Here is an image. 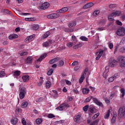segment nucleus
<instances>
[{
	"mask_svg": "<svg viewBox=\"0 0 125 125\" xmlns=\"http://www.w3.org/2000/svg\"><path fill=\"white\" fill-rule=\"evenodd\" d=\"M104 51L103 50H101L99 52V54L98 55L97 57L96 58V60H99L100 59V57L102 56V55L103 54Z\"/></svg>",
	"mask_w": 125,
	"mask_h": 125,
	"instance_id": "obj_20",
	"label": "nucleus"
},
{
	"mask_svg": "<svg viewBox=\"0 0 125 125\" xmlns=\"http://www.w3.org/2000/svg\"><path fill=\"white\" fill-rule=\"evenodd\" d=\"M88 111L91 114H95V113H96V109L93 107H89L88 108Z\"/></svg>",
	"mask_w": 125,
	"mask_h": 125,
	"instance_id": "obj_16",
	"label": "nucleus"
},
{
	"mask_svg": "<svg viewBox=\"0 0 125 125\" xmlns=\"http://www.w3.org/2000/svg\"><path fill=\"white\" fill-rule=\"evenodd\" d=\"M36 123L37 124V125H40V124H42V120L41 119H37L36 120Z\"/></svg>",
	"mask_w": 125,
	"mask_h": 125,
	"instance_id": "obj_36",
	"label": "nucleus"
},
{
	"mask_svg": "<svg viewBox=\"0 0 125 125\" xmlns=\"http://www.w3.org/2000/svg\"><path fill=\"white\" fill-rule=\"evenodd\" d=\"M59 16H60L59 14L53 13L47 15V18H48V19H56V18H58Z\"/></svg>",
	"mask_w": 125,
	"mask_h": 125,
	"instance_id": "obj_5",
	"label": "nucleus"
},
{
	"mask_svg": "<svg viewBox=\"0 0 125 125\" xmlns=\"http://www.w3.org/2000/svg\"><path fill=\"white\" fill-rule=\"evenodd\" d=\"M116 23L117 25H118L119 26H122V25H123V23H122V21H120L119 20H117Z\"/></svg>",
	"mask_w": 125,
	"mask_h": 125,
	"instance_id": "obj_50",
	"label": "nucleus"
},
{
	"mask_svg": "<svg viewBox=\"0 0 125 125\" xmlns=\"http://www.w3.org/2000/svg\"><path fill=\"white\" fill-rule=\"evenodd\" d=\"M69 107V104L66 103H63L61 104L58 107V109L59 111H63L66 108H68Z\"/></svg>",
	"mask_w": 125,
	"mask_h": 125,
	"instance_id": "obj_7",
	"label": "nucleus"
},
{
	"mask_svg": "<svg viewBox=\"0 0 125 125\" xmlns=\"http://www.w3.org/2000/svg\"><path fill=\"white\" fill-rule=\"evenodd\" d=\"M107 72H108V70H106V71L105 72L104 71L103 74V77L104 78H105V79H107V77L108 76V74H107Z\"/></svg>",
	"mask_w": 125,
	"mask_h": 125,
	"instance_id": "obj_45",
	"label": "nucleus"
},
{
	"mask_svg": "<svg viewBox=\"0 0 125 125\" xmlns=\"http://www.w3.org/2000/svg\"><path fill=\"white\" fill-rule=\"evenodd\" d=\"M17 38H18V35L16 34H12L8 37L9 40H14V39H17Z\"/></svg>",
	"mask_w": 125,
	"mask_h": 125,
	"instance_id": "obj_17",
	"label": "nucleus"
},
{
	"mask_svg": "<svg viewBox=\"0 0 125 125\" xmlns=\"http://www.w3.org/2000/svg\"><path fill=\"white\" fill-rule=\"evenodd\" d=\"M99 13H100V11L99 10H97L93 12V16H97V15H98Z\"/></svg>",
	"mask_w": 125,
	"mask_h": 125,
	"instance_id": "obj_32",
	"label": "nucleus"
},
{
	"mask_svg": "<svg viewBox=\"0 0 125 125\" xmlns=\"http://www.w3.org/2000/svg\"><path fill=\"white\" fill-rule=\"evenodd\" d=\"M73 44H74V43L73 42H69L67 43L66 45L68 46V47H72L73 46Z\"/></svg>",
	"mask_w": 125,
	"mask_h": 125,
	"instance_id": "obj_52",
	"label": "nucleus"
},
{
	"mask_svg": "<svg viewBox=\"0 0 125 125\" xmlns=\"http://www.w3.org/2000/svg\"><path fill=\"white\" fill-rule=\"evenodd\" d=\"M22 79L23 80V82L24 83H26V82H28L30 79V76L28 75H24L22 77Z\"/></svg>",
	"mask_w": 125,
	"mask_h": 125,
	"instance_id": "obj_14",
	"label": "nucleus"
},
{
	"mask_svg": "<svg viewBox=\"0 0 125 125\" xmlns=\"http://www.w3.org/2000/svg\"><path fill=\"white\" fill-rule=\"evenodd\" d=\"M124 109H125V107L121 108H120L119 110V112H121L123 116H124V115H125V110L124 111L123 110Z\"/></svg>",
	"mask_w": 125,
	"mask_h": 125,
	"instance_id": "obj_33",
	"label": "nucleus"
},
{
	"mask_svg": "<svg viewBox=\"0 0 125 125\" xmlns=\"http://www.w3.org/2000/svg\"><path fill=\"white\" fill-rule=\"evenodd\" d=\"M114 80H115V79L113 78V76H112L109 78L108 82H109V83H112V82L114 81Z\"/></svg>",
	"mask_w": 125,
	"mask_h": 125,
	"instance_id": "obj_57",
	"label": "nucleus"
},
{
	"mask_svg": "<svg viewBox=\"0 0 125 125\" xmlns=\"http://www.w3.org/2000/svg\"><path fill=\"white\" fill-rule=\"evenodd\" d=\"M4 76H5L4 71L2 70L0 71V78H2V77H4Z\"/></svg>",
	"mask_w": 125,
	"mask_h": 125,
	"instance_id": "obj_42",
	"label": "nucleus"
},
{
	"mask_svg": "<svg viewBox=\"0 0 125 125\" xmlns=\"http://www.w3.org/2000/svg\"><path fill=\"white\" fill-rule=\"evenodd\" d=\"M28 103L27 102H24L21 104V108H26L28 106Z\"/></svg>",
	"mask_w": 125,
	"mask_h": 125,
	"instance_id": "obj_31",
	"label": "nucleus"
},
{
	"mask_svg": "<svg viewBox=\"0 0 125 125\" xmlns=\"http://www.w3.org/2000/svg\"><path fill=\"white\" fill-rule=\"evenodd\" d=\"M65 32H66L67 33H73L74 32V28H66L65 29Z\"/></svg>",
	"mask_w": 125,
	"mask_h": 125,
	"instance_id": "obj_23",
	"label": "nucleus"
},
{
	"mask_svg": "<svg viewBox=\"0 0 125 125\" xmlns=\"http://www.w3.org/2000/svg\"><path fill=\"white\" fill-rule=\"evenodd\" d=\"M46 88H50L51 86V82L47 81L45 83Z\"/></svg>",
	"mask_w": 125,
	"mask_h": 125,
	"instance_id": "obj_25",
	"label": "nucleus"
},
{
	"mask_svg": "<svg viewBox=\"0 0 125 125\" xmlns=\"http://www.w3.org/2000/svg\"><path fill=\"white\" fill-rule=\"evenodd\" d=\"M99 113H97V114H95L93 117H92V119L93 120H95V119H97V118H98L99 117Z\"/></svg>",
	"mask_w": 125,
	"mask_h": 125,
	"instance_id": "obj_44",
	"label": "nucleus"
},
{
	"mask_svg": "<svg viewBox=\"0 0 125 125\" xmlns=\"http://www.w3.org/2000/svg\"><path fill=\"white\" fill-rule=\"evenodd\" d=\"M84 80V74H82L79 80V83H83V80Z\"/></svg>",
	"mask_w": 125,
	"mask_h": 125,
	"instance_id": "obj_24",
	"label": "nucleus"
},
{
	"mask_svg": "<svg viewBox=\"0 0 125 125\" xmlns=\"http://www.w3.org/2000/svg\"><path fill=\"white\" fill-rule=\"evenodd\" d=\"M116 117H117V115L116 114H114V115L113 116L111 120V124H115L116 123V121L117 120Z\"/></svg>",
	"mask_w": 125,
	"mask_h": 125,
	"instance_id": "obj_22",
	"label": "nucleus"
},
{
	"mask_svg": "<svg viewBox=\"0 0 125 125\" xmlns=\"http://www.w3.org/2000/svg\"><path fill=\"white\" fill-rule=\"evenodd\" d=\"M121 15V11H116L112 12L108 17L109 21H114V17L116 16H120Z\"/></svg>",
	"mask_w": 125,
	"mask_h": 125,
	"instance_id": "obj_2",
	"label": "nucleus"
},
{
	"mask_svg": "<svg viewBox=\"0 0 125 125\" xmlns=\"http://www.w3.org/2000/svg\"><path fill=\"white\" fill-rule=\"evenodd\" d=\"M117 34L118 36L120 37H123L124 35H125V27H121L118 28L117 31Z\"/></svg>",
	"mask_w": 125,
	"mask_h": 125,
	"instance_id": "obj_4",
	"label": "nucleus"
},
{
	"mask_svg": "<svg viewBox=\"0 0 125 125\" xmlns=\"http://www.w3.org/2000/svg\"><path fill=\"white\" fill-rule=\"evenodd\" d=\"M18 122V119L16 118H13L12 119L11 123L12 125H16Z\"/></svg>",
	"mask_w": 125,
	"mask_h": 125,
	"instance_id": "obj_19",
	"label": "nucleus"
},
{
	"mask_svg": "<svg viewBox=\"0 0 125 125\" xmlns=\"http://www.w3.org/2000/svg\"><path fill=\"white\" fill-rule=\"evenodd\" d=\"M82 46V44L79 43L73 46V49H77L78 48H80Z\"/></svg>",
	"mask_w": 125,
	"mask_h": 125,
	"instance_id": "obj_37",
	"label": "nucleus"
},
{
	"mask_svg": "<svg viewBox=\"0 0 125 125\" xmlns=\"http://www.w3.org/2000/svg\"><path fill=\"white\" fill-rule=\"evenodd\" d=\"M43 46H44V47H48V46H49V44H48L47 42H44L42 43Z\"/></svg>",
	"mask_w": 125,
	"mask_h": 125,
	"instance_id": "obj_47",
	"label": "nucleus"
},
{
	"mask_svg": "<svg viewBox=\"0 0 125 125\" xmlns=\"http://www.w3.org/2000/svg\"><path fill=\"white\" fill-rule=\"evenodd\" d=\"M92 99V96H89L88 98H87L85 101L84 102L85 103H87V102H89Z\"/></svg>",
	"mask_w": 125,
	"mask_h": 125,
	"instance_id": "obj_34",
	"label": "nucleus"
},
{
	"mask_svg": "<svg viewBox=\"0 0 125 125\" xmlns=\"http://www.w3.org/2000/svg\"><path fill=\"white\" fill-rule=\"evenodd\" d=\"M88 105L84 106L83 107V111H84V112H87V110H88Z\"/></svg>",
	"mask_w": 125,
	"mask_h": 125,
	"instance_id": "obj_46",
	"label": "nucleus"
},
{
	"mask_svg": "<svg viewBox=\"0 0 125 125\" xmlns=\"http://www.w3.org/2000/svg\"><path fill=\"white\" fill-rule=\"evenodd\" d=\"M120 52H125V48L124 47H122L120 49Z\"/></svg>",
	"mask_w": 125,
	"mask_h": 125,
	"instance_id": "obj_59",
	"label": "nucleus"
},
{
	"mask_svg": "<svg viewBox=\"0 0 125 125\" xmlns=\"http://www.w3.org/2000/svg\"><path fill=\"white\" fill-rule=\"evenodd\" d=\"M118 61L115 59H111L109 62V67H112L114 68L115 66L117 65Z\"/></svg>",
	"mask_w": 125,
	"mask_h": 125,
	"instance_id": "obj_6",
	"label": "nucleus"
},
{
	"mask_svg": "<svg viewBox=\"0 0 125 125\" xmlns=\"http://www.w3.org/2000/svg\"><path fill=\"white\" fill-rule=\"evenodd\" d=\"M54 60L55 61V62H57V61H59V60H60V58L59 57H56L54 58Z\"/></svg>",
	"mask_w": 125,
	"mask_h": 125,
	"instance_id": "obj_62",
	"label": "nucleus"
},
{
	"mask_svg": "<svg viewBox=\"0 0 125 125\" xmlns=\"http://www.w3.org/2000/svg\"><path fill=\"white\" fill-rule=\"evenodd\" d=\"M120 91L122 93L121 95V97H122V98H123L125 96V90L124 88H122Z\"/></svg>",
	"mask_w": 125,
	"mask_h": 125,
	"instance_id": "obj_38",
	"label": "nucleus"
},
{
	"mask_svg": "<svg viewBox=\"0 0 125 125\" xmlns=\"http://www.w3.org/2000/svg\"><path fill=\"white\" fill-rule=\"evenodd\" d=\"M104 100L106 103H107V104H109V103H110V100H109V99H108L107 98H104Z\"/></svg>",
	"mask_w": 125,
	"mask_h": 125,
	"instance_id": "obj_63",
	"label": "nucleus"
},
{
	"mask_svg": "<svg viewBox=\"0 0 125 125\" xmlns=\"http://www.w3.org/2000/svg\"><path fill=\"white\" fill-rule=\"evenodd\" d=\"M110 117V109H109L106 114L104 115V119H105V120H106V119H108V118H109Z\"/></svg>",
	"mask_w": 125,
	"mask_h": 125,
	"instance_id": "obj_27",
	"label": "nucleus"
},
{
	"mask_svg": "<svg viewBox=\"0 0 125 125\" xmlns=\"http://www.w3.org/2000/svg\"><path fill=\"white\" fill-rule=\"evenodd\" d=\"M125 42V37L122 38V40L120 42V44H124Z\"/></svg>",
	"mask_w": 125,
	"mask_h": 125,
	"instance_id": "obj_54",
	"label": "nucleus"
},
{
	"mask_svg": "<svg viewBox=\"0 0 125 125\" xmlns=\"http://www.w3.org/2000/svg\"><path fill=\"white\" fill-rule=\"evenodd\" d=\"M79 64V62L78 61H74L72 64L71 65L72 66H76V65H78Z\"/></svg>",
	"mask_w": 125,
	"mask_h": 125,
	"instance_id": "obj_55",
	"label": "nucleus"
},
{
	"mask_svg": "<svg viewBox=\"0 0 125 125\" xmlns=\"http://www.w3.org/2000/svg\"><path fill=\"white\" fill-rule=\"evenodd\" d=\"M82 92L83 94H87L89 92V89L87 88H84L82 89Z\"/></svg>",
	"mask_w": 125,
	"mask_h": 125,
	"instance_id": "obj_21",
	"label": "nucleus"
},
{
	"mask_svg": "<svg viewBox=\"0 0 125 125\" xmlns=\"http://www.w3.org/2000/svg\"><path fill=\"white\" fill-rule=\"evenodd\" d=\"M65 83L68 85H71V84H72V83L71 82V81L68 80H65Z\"/></svg>",
	"mask_w": 125,
	"mask_h": 125,
	"instance_id": "obj_56",
	"label": "nucleus"
},
{
	"mask_svg": "<svg viewBox=\"0 0 125 125\" xmlns=\"http://www.w3.org/2000/svg\"><path fill=\"white\" fill-rule=\"evenodd\" d=\"M64 63L65 62H64V61H62V60L60 61L58 63V66H59V67H63Z\"/></svg>",
	"mask_w": 125,
	"mask_h": 125,
	"instance_id": "obj_30",
	"label": "nucleus"
},
{
	"mask_svg": "<svg viewBox=\"0 0 125 125\" xmlns=\"http://www.w3.org/2000/svg\"><path fill=\"white\" fill-rule=\"evenodd\" d=\"M49 3L48 2H45L42 4V6H39L40 9H42L43 10L48 8L49 7Z\"/></svg>",
	"mask_w": 125,
	"mask_h": 125,
	"instance_id": "obj_8",
	"label": "nucleus"
},
{
	"mask_svg": "<svg viewBox=\"0 0 125 125\" xmlns=\"http://www.w3.org/2000/svg\"><path fill=\"white\" fill-rule=\"evenodd\" d=\"M80 40L83 41V42H88V39L85 37V36H81L80 37Z\"/></svg>",
	"mask_w": 125,
	"mask_h": 125,
	"instance_id": "obj_28",
	"label": "nucleus"
},
{
	"mask_svg": "<svg viewBox=\"0 0 125 125\" xmlns=\"http://www.w3.org/2000/svg\"><path fill=\"white\" fill-rule=\"evenodd\" d=\"M81 118L82 116L80 115H76L74 118V121L76 124H80Z\"/></svg>",
	"mask_w": 125,
	"mask_h": 125,
	"instance_id": "obj_10",
	"label": "nucleus"
},
{
	"mask_svg": "<svg viewBox=\"0 0 125 125\" xmlns=\"http://www.w3.org/2000/svg\"><path fill=\"white\" fill-rule=\"evenodd\" d=\"M76 25H77L76 21H73L68 24V27L69 28H73V27H74V26H76Z\"/></svg>",
	"mask_w": 125,
	"mask_h": 125,
	"instance_id": "obj_18",
	"label": "nucleus"
},
{
	"mask_svg": "<svg viewBox=\"0 0 125 125\" xmlns=\"http://www.w3.org/2000/svg\"><path fill=\"white\" fill-rule=\"evenodd\" d=\"M52 91L54 93L56 97H58V92L56 91V90H52Z\"/></svg>",
	"mask_w": 125,
	"mask_h": 125,
	"instance_id": "obj_51",
	"label": "nucleus"
},
{
	"mask_svg": "<svg viewBox=\"0 0 125 125\" xmlns=\"http://www.w3.org/2000/svg\"><path fill=\"white\" fill-rule=\"evenodd\" d=\"M67 11H68V7H65L57 10L56 12L58 14V13H64V12H67Z\"/></svg>",
	"mask_w": 125,
	"mask_h": 125,
	"instance_id": "obj_9",
	"label": "nucleus"
},
{
	"mask_svg": "<svg viewBox=\"0 0 125 125\" xmlns=\"http://www.w3.org/2000/svg\"><path fill=\"white\" fill-rule=\"evenodd\" d=\"M33 61V57L29 56L27 57V63H32V62Z\"/></svg>",
	"mask_w": 125,
	"mask_h": 125,
	"instance_id": "obj_29",
	"label": "nucleus"
},
{
	"mask_svg": "<svg viewBox=\"0 0 125 125\" xmlns=\"http://www.w3.org/2000/svg\"><path fill=\"white\" fill-rule=\"evenodd\" d=\"M20 99H23L25 97V94L27 93V89L24 86L20 87L19 90Z\"/></svg>",
	"mask_w": 125,
	"mask_h": 125,
	"instance_id": "obj_1",
	"label": "nucleus"
},
{
	"mask_svg": "<svg viewBox=\"0 0 125 125\" xmlns=\"http://www.w3.org/2000/svg\"><path fill=\"white\" fill-rule=\"evenodd\" d=\"M118 62L120 63L121 67H125V57L120 56L117 58Z\"/></svg>",
	"mask_w": 125,
	"mask_h": 125,
	"instance_id": "obj_3",
	"label": "nucleus"
},
{
	"mask_svg": "<svg viewBox=\"0 0 125 125\" xmlns=\"http://www.w3.org/2000/svg\"><path fill=\"white\" fill-rule=\"evenodd\" d=\"M98 122H99V120H96L94 121L93 122H91L90 124V125H97L98 123Z\"/></svg>",
	"mask_w": 125,
	"mask_h": 125,
	"instance_id": "obj_41",
	"label": "nucleus"
},
{
	"mask_svg": "<svg viewBox=\"0 0 125 125\" xmlns=\"http://www.w3.org/2000/svg\"><path fill=\"white\" fill-rule=\"evenodd\" d=\"M55 117V115L51 113H50L47 115V118H48L49 119H53V118H54Z\"/></svg>",
	"mask_w": 125,
	"mask_h": 125,
	"instance_id": "obj_39",
	"label": "nucleus"
},
{
	"mask_svg": "<svg viewBox=\"0 0 125 125\" xmlns=\"http://www.w3.org/2000/svg\"><path fill=\"white\" fill-rule=\"evenodd\" d=\"M53 73V69H50L47 73L48 76H51Z\"/></svg>",
	"mask_w": 125,
	"mask_h": 125,
	"instance_id": "obj_35",
	"label": "nucleus"
},
{
	"mask_svg": "<svg viewBox=\"0 0 125 125\" xmlns=\"http://www.w3.org/2000/svg\"><path fill=\"white\" fill-rule=\"evenodd\" d=\"M113 78L115 79H116V78H118V77H119V74H118V73H116L115 74H114L113 76Z\"/></svg>",
	"mask_w": 125,
	"mask_h": 125,
	"instance_id": "obj_64",
	"label": "nucleus"
},
{
	"mask_svg": "<svg viewBox=\"0 0 125 125\" xmlns=\"http://www.w3.org/2000/svg\"><path fill=\"white\" fill-rule=\"evenodd\" d=\"M49 35H50V32H46L43 35L44 39H46V38H47V37H48Z\"/></svg>",
	"mask_w": 125,
	"mask_h": 125,
	"instance_id": "obj_43",
	"label": "nucleus"
},
{
	"mask_svg": "<svg viewBox=\"0 0 125 125\" xmlns=\"http://www.w3.org/2000/svg\"><path fill=\"white\" fill-rule=\"evenodd\" d=\"M93 101L94 102V103L97 104V105H98V106H101V107H102V106H103V104L98 101V100H97V98H93Z\"/></svg>",
	"mask_w": 125,
	"mask_h": 125,
	"instance_id": "obj_12",
	"label": "nucleus"
},
{
	"mask_svg": "<svg viewBox=\"0 0 125 125\" xmlns=\"http://www.w3.org/2000/svg\"><path fill=\"white\" fill-rule=\"evenodd\" d=\"M108 45L110 49H112L114 47V44L112 43H108Z\"/></svg>",
	"mask_w": 125,
	"mask_h": 125,
	"instance_id": "obj_48",
	"label": "nucleus"
},
{
	"mask_svg": "<svg viewBox=\"0 0 125 125\" xmlns=\"http://www.w3.org/2000/svg\"><path fill=\"white\" fill-rule=\"evenodd\" d=\"M88 72V68H86L84 69V72H83V75H84V76L85 75H86V72Z\"/></svg>",
	"mask_w": 125,
	"mask_h": 125,
	"instance_id": "obj_58",
	"label": "nucleus"
},
{
	"mask_svg": "<svg viewBox=\"0 0 125 125\" xmlns=\"http://www.w3.org/2000/svg\"><path fill=\"white\" fill-rule=\"evenodd\" d=\"M94 5V4L92 2H89L87 4H86L85 5L83 6V8L84 9H87V8H90V7H92Z\"/></svg>",
	"mask_w": 125,
	"mask_h": 125,
	"instance_id": "obj_11",
	"label": "nucleus"
},
{
	"mask_svg": "<svg viewBox=\"0 0 125 125\" xmlns=\"http://www.w3.org/2000/svg\"><path fill=\"white\" fill-rule=\"evenodd\" d=\"M35 37H36V35L35 34H33L32 35L27 37L25 40V41L26 42H27V41H28V42H32L34 38H35Z\"/></svg>",
	"mask_w": 125,
	"mask_h": 125,
	"instance_id": "obj_13",
	"label": "nucleus"
},
{
	"mask_svg": "<svg viewBox=\"0 0 125 125\" xmlns=\"http://www.w3.org/2000/svg\"><path fill=\"white\" fill-rule=\"evenodd\" d=\"M14 75L16 76V77H19L20 76V71H16L14 72Z\"/></svg>",
	"mask_w": 125,
	"mask_h": 125,
	"instance_id": "obj_40",
	"label": "nucleus"
},
{
	"mask_svg": "<svg viewBox=\"0 0 125 125\" xmlns=\"http://www.w3.org/2000/svg\"><path fill=\"white\" fill-rule=\"evenodd\" d=\"M53 63H55V61H54V59H53L52 60H50L49 61V64H53Z\"/></svg>",
	"mask_w": 125,
	"mask_h": 125,
	"instance_id": "obj_61",
	"label": "nucleus"
},
{
	"mask_svg": "<svg viewBox=\"0 0 125 125\" xmlns=\"http://www.w3.org/2000/svg\"><path fill=\"white\" fill-rule=\"evenodd\" d=\"M28 54V52H22L20 53L21 56H25Z\"/></svg>",
	"mask_w": 125,
	"mask_h": 125,
	"instance_id": "obj_49",
	"label": "nucleus"
},
{
	"mask_svg": "<svg viewBox=\"0 0 125 125\" xmlns=\"http://www.w3.org/2000/svg\"><path fill=\"white\" fill-rule=\"evenodd\" d=\"M46 56H47V54L46 53H44L43 55L40 56V57L37 60V61L40 62L42 61Z\"/></svg>",
	"mask_w": 125,
	"mask_h": 125,
	"instance_id": "obj_15",
	"label": "nucleus"
},
{
	"mask_svg": "<svg viewBox=\"0 0 125 125\" xmlns=\"http://www.w3.org/2000/svg\"><path fill=\"white\" fill-rule=\"evenodd\" d=\"M39 28H40V26L38 24H34L32 26V29H33V30H39Z\"/></svg>",
	"mask_w": 125,
	"mask_h": 125,
	"instance_id": "obj_26",
	"label": "nucleus"
},
{
	"mask_svg": "<svg viewBox=\"0 0 125 125\" xmlns=\"http://www.w3.org/2000/svg\"><path fill=\"white\" fill-rule=\"evenodd\" d=\"M42 99H43L42 98H40L39 99H36L35 101L36 102H37V103H39V102H41L42 101Z\"/></svg>",
	"mask_w": 125,
	"mask_h": 125,
	"instance_id": "obj_53",
	"label": "nucleus"
},
{
	"mask_svg": "<svg viewBox=\"0 0 125 125\" xmlns=\"http://www.w3.org/2000/svg\"><path fill=\"white\" fill-rule=\"evenodd\" d=\"M22 124L23 125H26V121H25V118H22Z\"/></svg>",
	"mask_w": 125,
	"mask_h": 125,
	"instance_id": "obj_60",
	"label": "nucleus"
}]
</instances>
